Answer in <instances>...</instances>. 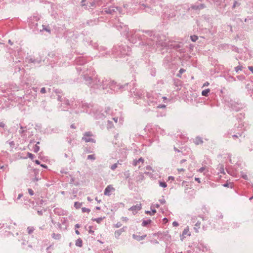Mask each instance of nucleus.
<instances>
[{
    "mask_svg": "<svg viewBox=\"0 0 253 253\" xmlns=\"http://www.w3.org/2000/svg\"><path fill=\"white\" fill-rule=\"evenodd\" d=\"M92 136V134L90 132H86L84 133V137L82 139L85 142H94V140L91 138Z\"/></svg>",
    "mask_w": 253,
    "mask_h": 253,
    "instance_id": "nucleus-1",
    "label": "nucleus"
},
{
    "mask_svg": "<svg viewBox=\"0 0 253 253\" xmlns=\"http://www.w3.org/2000/svg\"><path fill=\"white\" fill-rule=\"evenodd\" d=\"M115 189L113 187V185H109L107 186L104 190V194L105 195L110 196L112 192H114Z\"/></svg>",
    "mask_w": 253,
    "mask_h": 253,
    "instance_id": "nucleus-2",
    "label": "nucleus"
},
{
    "mask_svg": "<svg viewBox=\"0 0 253 253\" xmlns=\"http://www.w3.org/2000/svg\"><path fill=\"white\" fill-rule=\"evenodd\" d=\"M141 209V204L140 203L137 204L129 209V211H132L133 214L136 213L138 211Z\"/></svg>",
    "mask_w": 253,
    "mask_h": 253,
    "instance_id": "nucleus-3",
    "label": "nucleus"
},
{
    "mask_svg": "<svg viewBox=\"0 0 253 253\" xmlns=\"http://www.w3.org/2000/svg\"><path fill=\"white\" fill-rule=\"evenodd\" d=\"M100 0H93V1L89 3V5L88 6L90 8L93 9V8H95L96 6V4H98V2Z\"/></svg>",
    "mask_w": 253,
    "mask_h": 253,
    "instance_id": "nucleus-4",
    "label": "nucleus"
},
{
    "mask_svg": "<svg viewBox=\"0 0 253 253\" xmlns=\"http://www.w3.org/2000/svg\"><path fill=\"white\" fill-rule=\"evenodd\" d=\"M146 236V235H144L143 236H140V235H133V238L137 240V241H141V240H142L143 239H144L145 238V237Z\"/></svg>",
    "mask_w": 253,
    "mask_h": 253,
    "instance_id": "nucleus-5",
    "label": "nucleus"
},
{
    "mask_svg": "<svg viewBox=\"0 0 253 253\" xmlns=\"http://www.w3.org/2000/svg\"><path fill=\"white\" fill-rule=\"evenodd\" d=\"M187 235L188 236H190V233L189 232V227H187L183 231L182 236L185 237V236Z\"/></svg>",
    "mask_w": 253,
    "mask_h": 253,
    "instance_id": "nucleus-6",
    "label": "nucleus"
},
{
    "mask_svg": "<svg viewBox=\"0 0 253 253\" xmlns=\"http://www.w3.org/2000/svg\"><path fill=\"white\" fill-rule=\"evenodd\" d=\"M204 7V5L203 4H200V5H193L191 6V8L192 9H194V10H197V9H202V8H203Z\"/></svg>",
    "mask_w": 253,
    "mask_h": 253,
    "instance_id": "nucleus-7",
    "label": "nucleus"
},
{
    "mask_svg": "<svg viewBox=\"0 0 253 253\" xmlns=\"http://www.w3.org/2000/svg\"><path fill=\"white\" fill-rule=\"evenodd\" d=\"M201 225V222L198 221L195 224V227L194 228L196 232H198V229L200 228Z\"/></svg>",
    "mask_w": 253,
    "mask_h": 253,
    "instance_id": "nucleus-8",
    "label": "nucleus"
},
{
    "mask_svg": "<svg viewBox=\"0 0 253 253\" xmlns=\"http://www.w3.org/2000/svg\"><path fill=\"white\" fill-rule=\"evenodd\" d=\"M210 89H207L206 90H203L202 92V94L203 96H207L208 95V93L210 92Z\"/></svg>",
    "mask_w": 253,
    "mask_h": 253,
    "instance_id": "nucleus-9",
    "label": "nucleus"
},
{
    "mask_svg": "<svg viewBox=\"0 0 253 253\" xmlns=\"http://www.w3.org/2000/svg\"><path fill=\"white\" fill-rule=\"evenodd\" d=\"M76 245L79 247L82 246V240L81 239H78L76 242Z\"/></svg>",
    "mask_w": 253,
    "mask_h": 253,
    "instance_id": "nucleus-10",
    "label": "nucleus"
},
{
    "mask_svg": "<svg viewBox=\"0 0 253 253\" xmlns=\"http://www.w3.org/2000/svg\"><path fill=\"white\" fill-rule=\"evenodd\" d=\"M82 205V203H79V202H76L74 203V207L76 209L80 208L81 207Z\"/></svg>",
    "mask_w": 253,
    "mask_h": 253,
    "instance_id": "nucleus-11",
    "label": "nucleus"
},
{
    "mask_svg": "<svg viewBox=\"0 0 253 253\" xmlns=\"http://www.w3.org/2000/svg\"><path fill=\"white\" fill-rule=\"evenodd\" d=\"M190 39L192 42H195L198 40V38L197 36L193 35L190 37Z\"/></svg>",
    "mask_w": 253,
    "mask_h": 253,
    "instance_id": "nucleus-12",
    "label": "nucleus"
},
{
    "mask_svg": "<svg viewBox=\"0 0 253 253\" xmlns=\"http://www.w3.org/2000/svg\"><path fill=\"white\" fill-rule=\"evenodd\" d=\"M151 220H144L142 222V224L143 226H146L147 224H150L151 223Z\"/></svg>",
    "mask_w": 253,
    "mask_h": 253,
    "instance_id": "nucleus-13",
    "label": "nucleus"
},
{
    "mask_svg": "<svg viewBox=\"0 0 253 253\" xmlns=\"http://www.w3.org/2000/svg\"><path fill=\"white\" fill-rule=\"evenodd\" d=\"M60 234H56L55 233H53L52 234V238L55 239H59L60 238Z\"/></svg>",
    "mask_w": 253,
    "mask_h": 253,
    "instance_id": "nucleus-14",
    "label": "nucleus"
},
{
    "mask_svg": "<svg viewBox=\"0 0 253 253\" xmlns=\"http://www.w3.org/2000/svg\"><path fill=\"white\" fill-rule=\"evenodd\" d=\"M82 211L83 212L89 213L90 211V210L89 209L86 208H83L82 209Z\"/></svg>",
    "mask_w": 253,
    "mask_h": 253,
    "instance_id": "nucleus-15",
    "label": "nucleus"
},
{
    "mask_svg": "<svg viewBox=\"0 0 253 253\" xmlns=\"http://www.w3.org/2000/svg\"><path fill=\"white\" fill-rule=\"evenodd\" d=\"M81 5L82 6H85V8H87V6L86 5L85 0H82V1L81 2Z\"/></svg>",
    "mask_w": 253,
    "mask_h": 253,
    "instance_id": "nucleus-16",
    "label": "nucleus"
},
{
    "mask_svg": "<svg viewBox=\"0 0 253 253\" xmlns=\"http://www.w3.org/2000/svg\"><path fill=\"white\" fill-rule=\"evenodd\" d=\"M159 184L160 186L164 188H166L167 186V185L166 182H160Z\"/></svg>",
    "mask_w": 253,
    "mask_h": 253,
    "instance_id": "nucleus-17",
    "label": "nucleus"
},
{
    "mask_svg": "<svg viewBox=\"0 0 253 253\" xmlns=\"http://www.w3.org/2000/svg\"><path fill=\"white\" fill-rule=\"evenodd\" d=\"M87 158H88V159H90V160H95V157L94 155H89L87 156Z\"/></svg>",
    "mask_w": 253,
    "mask_h": 253,
    "instance_id": "nucleus-18",
    "label": "nucleus"
},
{
    "mask_svg": "<svg viewBox=\"0 0 253 253\" xmlns=\"http://www.w3.org/2000/svg\"><path fill=\"white\" fill-rule=\"evenodd\" d=\"M93 220L94 221H95L98 223H99L101 221V220H102V218H98L94 219Z\"/></svg>",
    "mask_w": 253,
    "mask_h": 253,
    "instance_id": "nucleus-19",
    "label": "nucleus"
},
{
    "mask_svg": "<svg viewBox=\"0 0 253 253\" xmlns=\"http://www.w3.org/2000/svg\"><path fill=\"white\" fill-rule=\"evenodd\" d=\"M117 164H115L111 166V169H112L114 170V169H116V168H117Z\"/></svg>",
    "mask_w": 253,
    "mask_h": 253,
    "instance_id": "nucleus-20",
    "label": "nucleus"
},
{
    "mask_svg": "<svg viewBox=\"0 0 253 253\" xmlns=\"http://www.w3.org/2000/svg\"><path fill=\"white\" fill-rule=\"evenodd\" d=\"M166 106L165 105H160L157 107L158 108H166Z\"/></svg>",
    "mask_w": 253,
    "mask_h": 253,
    "instance_id": "nucleus-21",
    "label": "nucleus"
},
{
    "mask_svg": "<svg viewBox=\"0 0 253 253\" xmlns=\"http://www.w3.org/2000/svg\"><path fill=\"white\" fill-rule=\"evenodd\" d=\"M237 5H239V4L238 3L237 1H235L233 5V8H235Z\"/></svg>",
    "mask_w": 253,
    "mask_h": 253,
    "instance_id": "nucleus-22",
    "label": "nucleus"
},
{
    "mask_svg": "<svg viewBox=\"0 0 253 253\" xmlns=\"http://www.w3.org/2000/svg\"><path fill=\"white\" fill-rule=\"evenodd\" d=\"M206 168L205 167H202L199 169V171L202 172Z\"/></svg>",
    "mask_w": 253,
    "mask_h": 253,
    "instance_id": "nucleus-23",
    "label": "nucleus"
},
{
    "mask_svg": "<svg viewBox=\"0 0 253 253\" xmlns=\"http://www.w3.org/2000/svg\"><path fill=\"white\" fill-rule=\"evenodd\" d=\"M41 93H45V89L44 87H42L41 90Z\"/></svg>",
    "mask_w": 253,
    "mask_h": 253,
    "instance_id": "nucleus-24",
    "label": "nucleus"
},
{
    "mask_svg": "<svg viewBox=\"0 0 253 253\" xmlns=\"http://www.w3.org/2000/svg\"><path fill=\"white\" fill-rule=\"evenodd\" d=\"M137 162H141L143 163L144 162V160L142 158H140L138 160H137Z\"/></svg>",
    "mask_w": 253,
    "mask_h": 253,
    "instance_id": "nucleus-25",
    "label": "nucleus"
},
{
    "mask_svg": "<svg viewBox=\"0 0 253 253\" xmlns=\"http://www.w3.org/2000/svg\"><path fill=\"white\" fill-rule=\"evenodd\" d=\"M209 84H209V82H206V83H205L204 84H203V87H204V86H208V85H209Z\"/></svg>",
    "mask_w": 253,
    "mask_h": 253,
    "instance_id": "nucleus-26",
    "label": "nucleus"
},
{
    "mask_svg": "<svg viewBox=\"0 0 253 253\" xmlns=\"http://www.w3.org/2000/svg\"><path fill=\"white\" fill-rule=\"evenodd\" d=\"M197 217L196 216L193 217L192 218V220L193 222L194 223L196 221V220H197Z\"/></svg>",
    "mask_w": 253,
    "mask_h": 253,
    "instance_id": "nucleus-27",
    "label": "nucleus"
},
{
    "mask_svg": "<svg viewBox=\"0 0 253 253\" xmlns=\"http://www.w3.org/2000/svg\"><path fill=\"white\" fill-rule=\"evenodd\" d=\"M172 225L174 226H178V224L177 222L176 221H174L173 223H172Z\"/></svg>",
    "mask_w": 253,
    "mask_h": 253,
    "instance_id": "nucleus-28",
    "label": "nucleus"
},
{
    "mask_svg": "<svg viewBox=\"0 0 253 253\" xmlns=\"http://www.w3.org/2000/svg\"><path fill=\"white\" fill-rule=\"evenodd\" d=\"M248 68L253 73V67L249 66Z\"/></svg>",
    "mask_w": 253,
    "mask_h": 253,
    "instance_id": "nucleus-29",
    "label": "nucleus"
},
{
    "mask_svg": "<svg viewBox=\"0 0 253 253\" xmlns=\"http://www.w3.org/2000/svg\"><path fill=\"white\" fill-rule=\"evenodd\" d=\"M163 221H164V223H166L168 222V219L167 218H164L163 219Z\"/></svg>",
    "mask_w": 253,
    "mask_h": 253,
    "instance_id": "nucleus-30",
    "label": "nucleus"
},
{
    "mask_svg": "<svg viewBox=\"0 0 253 253\" xmlns=\"http://www.w3.org/2000/svg\"><path fill=\"white\" fill-rule=\"evenodd\" d=\"M236 72H238L239 70H241V68L240 67H237L235 68Z\"/></svg>",
    "mask_w": 253,
    "mask_h": 253,
    "instance_id": "nucleus-31",
    "label": "nucleus"
},
{
    "mask_svg": "<svg viewBox=\"0 0 253 253\" xmlns=\"http://www.w3.org/2000/svg\"><path fill=\"white\" fill-rule=\"evenodd\" d=\"M139 163V162H137V160L134 161L133 162V165L136 166L137 165L138 163Z\"/></svg>",
    "mask_w": 253,
    "mask_h": 253,
    "instance_id": "nucleus-32",
    "label": "nucleus"
},
{
    "mask_svg": "<svg viewBox=\"0 0 253 253\" xmlns=\"http://www.w3.org/2000/svg\"><path fill=\"white\" fill-rule=\"evenodd\" d=\"M195 180L196 181H197L198 183H200V182H201V181H200V178H197V177H196V178H195Z\"/></svg>",
    "mask_w": 253,
    "mask_h": 253,
    "instance_id": "nucleus-33",
    "label": "nucleus"
},
{
    "mask_svg": "<svg viewBox=\"0 0 253 253\" xmlns=\"http://www.w3.org/2000/svg\"><path fill=\"white\" fill-rule=\"evenodd\" d=\"M185 70L183 69H181L180 70H179V72L180 74H182L183 73H184L185 72Z\"/></svg>",
    "mask_w": 253,
    "mask_h": 253,
    "instance_id": "nucleus-34",
    "label": "nucleus"
},
{
    "mask_svg": "<svg viewBox=\"0 0 253 253\" xmlns=\"http://www.w3.org/2000/svg\"><path fill=\"white\" fill-rule=\"evenodd\" d=\"M39 148L38 146H36L34 151H35V152H37L39 151Z\"/></svg>",
    "mask_w": 253,
    "mask_h": 253,
    "instance_id": "nucleus-35",
    "label": "nucleus"
},
{
    "mask_svg": "<svg viewBox=\"0 0 253 253\" xmlns=\"http://www.w3.org/2000/svg\"><path fill=\"white\" fill-rule=\"evenodd\" d=\"M168 179L169 180H174V177H172V176H169L168 177Z\"/></svg>",
    "mask_w": 253,
    "mask_h": 253,
    "instance_id": "nucleus-36",
    "label": "nucleus"
},
{
    "mask_svg": "<svg viewBox=\"0 0 253 253\" xmlns=\"http://www.w3.org/2000/svg\"><path fill=\"white\" fill-rule=\"evenodd\" d=\"M35 163H36V164H37L38 165L40 164V163L39 161H38V160H36Z\"/></svg>",
    "mask_w": 253,
    "mask_h": 253,
    "instance_id": "nucleus-37",
    "label": "nucleus"
},
{
    "mask_svg": "<svg viewBox=\"0 0 253 253\" xmlns=\"http://www.w3.org/2000/svg\"><path fill=\"white\" fill-rule=\"evenodd\" d=\"M41 166L44 168H47V166L44 165H41Z\"/></svg>",
    "mask_w": 253,
    "mask_h": 253,
    "instance_id": "nucleus-38",
    "label": "nucleus"
},
{
    "mask_svg": "<svg viewBox=\"0 0 253 253\" xmlns=\"http://www.w3.org/2000/svg\"><path fill=\"white\" fill-rule=\"evenodd\" d=\"M28 191H29V194L30 195H32V190L30 189H29Z\"/></svg>",
    "mask_w": 253,
    "mask_h": 253,
    "instance_id": "nucleus-39",
    "label": "nucleus"
},
{
    "mask_svg": "<svg viewBox=\"0 0 253 253\" xmlns=\"http://www.w3.org/2000/svg\"><path fill=\"white\" fill-rule=\"evenodd\" d=\"M76 233L78 235H79L80 234V232L78 230H76Z\"/></svg>",
    "mask_w": 253,
    "mask_h": 253,
    "instance_id": "nucleus-40",
    "label": "nucleus"
},
{
    "mask_svg": "<svg viewBox=\"0 0 253 253\" xmlns=\"http://www.w3.org/2000/svg\"><path fill=\"white\" fill-rule=\"evenodd\" d=\"M105 12H106V13H108H108H109V14H112L110 11H109V12H108L107 10H105Z\"/></svg>",
    "mask_w": 253,
    "mask_h": 253,
    "instance_id": "nucleus-41",
    "label": "nucleus"
},
{
    "mask_svg": "<svg viewBox=\"0 0 253 253\" xmlns=\"http://www.w3.org/2000/svg\"><path fill=\"white\" fill-rule=\"evenodd\" d=\"M178 170L180 171H183L184 170V169H178Z\"/></svg>",
    "mask_w": 253,
    "mask_h": 253,
    "instance_id": "nucleus-42",
    "label": "nucleus"
},
{
    "mask_svg": "<svg viewBox=\"0 0 253 253\" xmlns=\"http://www.w3.org/2000/svg\"><path fill=\"white\" fill-rule=\"evenodd\" d=\"M96 209L97 210H99L100 209V208L99 207H96Z\"/></svg>",
    "mask_w": 253,
    "mask_h": 253,
    "instance_id": "nucleus-43",
    "label": "nucleus"
},
{
    "mask_svg": "<svg viewBox=\"0 0 253 253\" xmlns=\"http://www.w3.org/2000/svg\"><path fill=\"white\" fill-rule=\"evenodd\" d=\"M155 213H156V210L152 211V214H154Z\"/></svg>",
    "mask_w": 253,
    "mask_h": 253,
    "instance_id": "nucleus-44",
    "label": "nucleus"
},
{
    "mask_svg": "<svg viewBox=\"0 0 253 253\" xmlns=\"http://www.w3.org/2000/svg\"><path fill=\"white\" fill-rule=\"evenodd\" d=\"M76 227L79 228L80 227V225L78 224H77L76 225Z\"/></svg>",
    "mask_w": 253,
    "mask_h": 253,
    "instance_id": "nucleus-45",
    "label": "nucleus"
},
{
    "mask_svg": "<svg viewBox=\"0 0 253 253\" xmlns=\"http://www.w3.org/2000/svg\"><path fill=\"white\" fill-rule=\"evenodd\" d=\"M3 126H4V124H2V123H0V126H2V127H3Z\"/></svg>",
    "mask_w": 253,
    "mask_h": 253,
    "instance_id": "nucleus-46",
    "label": "nucleus"
},
{
    "mask_svg": "<svg viewBox=\"0 0 253 253\" xmlns=\"http://www.w3.org/2000/svg\"><path fill=\"white\" fill-rule=\"evenodd\" d=\"M146 212L147 214H150V211H146Z\"/></svg>",
    "mask_w": 253,
    "mask_h": 253,
    "instance_id": "nucleus-47",
    "label": "nucleus"
},
{
    "mask_svg": "<svg viewBox=\"0 0 253 253\" xmlns=\"http://www.w3.org/2000/svg\"><path fill=\"white\" fill-rule=\"evenodd\" d=\"M163 99L164 100H166V99H167V97H163Z\"/></svg>",
    "mask_w": 253,
    "mask_h": 253,
    "instance_id": "nucleus-48",
    "label": "nucleus"
},
{
    "mask_svg": "<svg viewBox=\"0 0 253 253\" xmlns=\"http://www.w3.org/2000/svg\"><path fill=\"white\" fill-rule=\"evenodd\" d=\"M21 197V195L20 194H19L18 198L20 199Z\"/></svg>",
    "mask_w": 253,
    "mask_h": 253,
    "instance_id": "nucleus-49",
    "label": "nucleus"
},
{
    "mask_svg": "<svg viewBox=\"0 0 253 253\" xmlns=\"http://www.w3.org/2000/svg\"><path fill=\"white\" fill-rule=\"evenodd\" d=\"M39 178H39V177H36V178H35V179H36V180H37V181H38V179H39Z\"/></svg>",
    "mask_w": 253,
    "mask_h": 253,
    "instance_id": "nucleus-50",
    "label": "nucleus"
},
{
    "mask_svg": "<svg viewBox=\"0 0 253 253\" xmlns=\"http://www.w3.org/2000/svg\"><path fill=\"white\" fill-rule=\"evenodd\" d=\"M247 175H246L245 176H244V178L245 179H247Z\"/></svg>",
    "mask_w": 253,
    "mask_h": 253,
    "instance_id": "nucleus-51",
    "label": "nucleus"
},
{
    "mask_svg": "<svg viewBox=\"0 0 253 253\" xmlns=\"http://www.w3.org/2000/svg\"><path fill=\"white\" fill-rule=\"evenodd\" d=\"M224 186H225V187H227V184H224Z\"/></svg>",
    "mask_w": 253,
    "mask_h": 253,
    "instance_id": "nucleus-52",
    "label": "nucleus"
},
{
    "mask_svg": "<svg viewBox=\"0 0 253 253\" xmlns=\"http://www.w3.org/2000/svg\"><path fill=\"white\" fill-rule=\"evenodd\" d=\"M30 231H31V230H30V229H29V231H28L29 233H30Z\"/></svg>",
    "mask_w": 253,
    "mask_h": 253,
    "instance_id": "nucleus-53",
    "label": "nucleus"
},
{
    "mask_svg": "<svg viewBox=\"0 0 253 253\" xmlns=\"http://www.w3.org/2000/svg\"><path fill=\"white\" fill-rule=\"evenodd\" d=\"M88 201H91V200H90V199H89V198H88Z\"/></svg>",
    "mask_w": 253,
    "mask_h": 253,
    "instance_id": "nucleus-54",
    "label": "nucleus"
}]
</instances>
